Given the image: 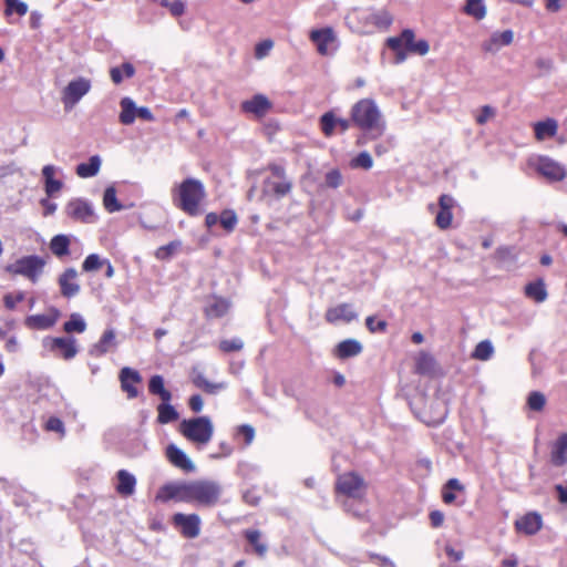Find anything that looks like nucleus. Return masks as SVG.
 I'll use <instances>...</instances> for the list:
<instances>
[{
    "mask_svg": "<svg viewBox=\"0 0 567 567\" xmlns=\"http://www.w3.org/2000/svg\"><path fill=\"white\" fill-rule=\"evenodd\" d=\"M357 318V313L352 310L348 303H341L332 307L326 312V320L330 323L339 321L350 322Z\"/></svg>",
    "mask_w": 567,
    "mask_h": 567,
    "instance_id": "obj_18",
    "label": "nucleus"
},
{
    "mask_svg": "<svg viewBox=\"0 0 567 567\" xmlns=\"http://www.w3.org/2000/svg\"><path fill=\"white\" fill-rule=\"evenodd\" d=\"M320 125L326 136H331L337 126V117L332 112H327L320 117Z\"/></svg>",
    "mask_w": 567,
    "mask_h": 567,
    "instance_id": "obj_42",
    "label": "nucleus"
},
{
    "mask_svg": "<svg viewBox=\"0 0 567 567\" xmlns=\"http://www.w3.org/2000/svg\"><path fill=\"white\" fill-rule=\"evenodd\" d=\"M401 37L403 40V45H405L406 49L411 52L416 43L414 41V32L410 29H406L401 33Z\"/></svg>",
    "mask_w": 567,
    "mask_h": 567,
    "instance_id": "obj_58",
    "label": "nucleus"
},
{
    "mask_svg": "<svg viewBox=\"0 0 567 567\" xmlns=\"http://www.w3.org/2000/svg\"><path fill=\"white\" fill-rule=\"evenodd\" d=\"M238 432L245 436L247 444H250L252 442L255 437V430L252 426L247 424L240 425L238 427Z\"/></svg>",
    "mask_w": 567,
    "mask_h": 567,
    "instance_id": "obj_59",
    "label": "nucleus"
},
{
    "mask_svg": "<svg viewBox=\"0 0 567 567\" xmlns=\"http://www.w3.org/2000/svg\"><path fill=\"white\" fill-rule=\"evenodd\" d=\"M121 113L120 122L124 125H130L135 121L137 106L130 97H123L120 102Z\"/></svg>",
    "mask_w": 567,
    "mask_h": 567,
    "instance_id": "obj_28",
    "label": "nucleus"
},
{
    "mask_svg": "<svg viewBox=\"0 0 567 567\" xmlns=\"http://www.w3.org/2000/svg\"><path fill=\"white\" fill-rule=\"evenodd\" d=\"M173 523L181 529L183 536L196 538L200 533V518L197 514L177 513L173 517Z\"/></svg>",
    "mask_w": 567,
    "mask_h": 567,
    "instance_id": "obj_11",
    "label": "nucleus"
},
{
    "mask_svg": "<svg viewBox=\"0 0 567 567\" xmlns=\"http://www.w3.org/2000/svg\"><path fill=\"white\" fill-rule=\"evenodd\" d=\"M386 44L394 52H396L399 50H402V47H403L402 37L400 35V37H396V38H389L386 40Z\"/></svg>",
    "mask_w": 567,
    "mask_h": 567,
    "instance_id": "obj_64",
    "label": "nucleus"
},
{
    "mask_svg": "<svg viewBox=\"0 0 567 567\" xmlns=\"http://www.w3.org/2000/svg\"><path fill=\"white\" fill-rule=\"evenodd\" d=\"M452 218L453 215L451 210L440 209V212L436 215L435 221L441 229H446L450 227Z\"/></svg>",
    "mask_w": 567,
    "mask_h": 567,
    "instance_id": "obj_52",
    "label": "nucleus"
},
{
    "mask_svg": "<svg viewBox=\"0 0 567 567\" xmlns=\"http://www.w3.org/2000/svg\"><path fill=\"white\" fill-rule=\"evenodd\" d=\"M106 262V259H102L96 254L89 255L85 260L83 261L82 268L84 271H96L100 268H102Z\"/></svg>",
    "mask_w": 567,
    "mask_h": 567,
    "instance_id": "obj_43",
    "label": "nucleus"
},
{
    "mask_svg": "<svg viewBox=\"0 0 567 567\" xmlns=\"http://www.w3.org/2000/svg\"><path fill=\"white\" fill-rule=\"evenodd\" d=\"M337 491L352 498H360L365 493L363 478L354 472L340 475L337 481Z\"/></svg>",
    "mask_w": 567,
    "mask_h": 567,
    "instance_id": "obj_7",
    "label": "nucleus"
},
{
    "mask_svg": "<svg viewBox=\"0 0 567 567\" xmlns=\"http://www.w3.org/2000/svg\"><path fill=\"white\" fill-rule=\"evenodd\" d=\"M516 528L526 534H536L542 528V517L536 513H529L516 520Z\"/></svg>",
    "mask_w": 567,
    "mask_h": 567,
    "instance_id": "obj_21",
    "label": "nucleus"
},
{
    "mask_svg": "<svg viewBox=\"0 0 567 567\" xmlns=\"http://www.w3.org/2000/svg\"><path fill=\"white\" fill-rule=\"evenodd\" d=\"M435 361L433 357L427 353L421 352L416 357L415 369L421 374L431 373L434 370Z\"/></svg>",
    "mask_w": 567,
    "mask_h": 567,
    "instance_id": "obj_39",
    "label": "nucleus"
},
{
    "mask_svg": "<svg viewBox=\"0 0 567 567\" xmlns=\"http://www.w3.org/2000/svg\"><path fill=\"white\" fill-rule=\"evenodd\" d=\"M24 299L23 292H18L17 295L8 293L4 296L3 301L8 309L12 310L16 308L18 302H21Z\"/></svg>",
    "mask_w": 567,
    "mask_h": 567,
    "instance_id": "obj_55",
    "label": "nucleus"
},
{
    "mask_svg": "<svg viewBox=\"0 0 567 567\" xmlns=\"http://www.w3.org/2000/svg\"><path fill=\"white\" fill-rule=\"evenodd\" d=\"M45 429L48 431L58 432L63 436L65 434V429L63 422L59 417H50L47 421Z\"/></svg>",
    "mask_w": 567,
    "mask_h": 567,
    "instance_id": "obj_54",
    "label": "nucleus"
},
{
    "mask_svg": "<svg viewBox=\"0 0 567 567\" xmlns=\"http://www.w3.org/2000/svg\"><path fill=\"white\" fill-rule=\"evenodd\" d=\"M310 40L316 44L321 55L332 54L337 50V35L331 28L312 30Z\"/></svg>",
    "mask_w": 567,
    "mask_h": 567,
    "instance_id": "obj_10",
    "label": "nucleus"
},
{
    "mask_svg": "<svg viewBox=\"0 0 567 567\" xmlns=\"http://www.w3.org/2000/svg\"><path fill=\"white\" fill-rule=\"evenodd\" d=\"M86 329V322L80 313H72L70 319L63 324V330L66 333L78 332L82 333Z\"/></svg>",
    "mask_w": 567,
    "mask_h": 567,
    "instance_id": "obj_36",
    "label": "nucleus"
},
{
    "mask_svg": "<svg viewBox=\"0 0 567 567\" xmlns=\"http://www.w3.org/2000/svg\"><path fill=\"white\" fill-rule=\"evenodd\" d=\"M78 271L74 268H68L60 277L59 285L61 288V293L71 298L79 293L80 285L76 282Z\"/></svg>",
    "mask_w": 567,
    "mask_h": 567,
    "instance_id": "obj_16",
    "label": "nucleus"
},
{
    "mask_svg": "<svg viewBox=\"0 0 567 567\" xmlns=\"http://www.w3.org/2000/svg\"><path fill=\"white\" fill-rule=\"evenodd\" d=\"M103 205L109 213L120 212L123 209V206L116 198V190L113 186H110L105 189L103 196Z\"/></svg>",
    "mask_w": 567,
    "mask_h": 567,
    "instance_id": "obj_37",
    "label": "nucleus"
},
{
    "mask_svg": "<svg viewBox=\"0 0 567 567\" xmlns=\"http://www.w3.org/2000/svg\"><path fill=\"white\" fill-rule=\"evenodd\" d=\"M237 216L233 210H224L219 217L221 226L227 230L231 231L237 225Z\"/></svg>",
    "mask_w": 567,
    "mask_h": 567,
    "instance_id": "obj_46",
    "label": "nucleus"
},
{
    "mask_svg": "<svg viewBox=\"0 0 567 567\" xmlns=\"http://www.w3.org/2000/svg\"><path fill=\"white\" fill-rule=\"evenodd\" d=\"M169 11L174 17H179L185 11V3L181 0H175L169 4Z\"/></svg>",
    "mask_w": 567,
    "mask_h": 567,
    "instance_id": "obj_60",
    "label": "nucleus"
},
{
    "mask_svg": "<svg viewBox=\"0 0 567 567\" xmlns=\"http://www.w3.org/2000/svg\"><path fill=\"white\" fill-rule=\"evenodd\" d=\"M206 198L203 183L196 178H186L175 189V202L178 208L189 216L203 213L202 204Z\"/></svg>",
    "mask_w": 567,
    "mask_h": 567,
    "instance_id": "obj_3",
    "label": "nucleus"
},
{
    "mask_svg": "<svg viewBox=\"0 0 567 567\" xmlns=\"http://www.w3.org/2000/svg\"><path fill=\"white\" fill-rule=\"evenodd\" d=\"M49 348L64 360L73 359L78 353L76 340L72 337H58L49 339Z\"/></svg>",
    "mask_w": 567,
    "mask_h": 567,
    "instance_id": "obj_12",
    "label": "nucleus"
},
{
    "mask_svg": "<svg viewBox=\"0 0 567 567\" xmlns=\"http://www.w3.org/2000/svg\"><path fill=\"white\" fill-rule=\"evenodd\" d=\"M229 302L226 299L214 298L205 309L206 316L209 318H220L229 310Z\"/></svg>",
    "mask_w": 567,
    "mask_h": 567,
    "instance_id": "obj_30",
    "label": "nucleus"
},
{
    "mask_svg": "<svg viewBox=\"0 0 567 567\" xmlns=\"http://www.w3.org/2000/svg\"><path fill=\"white\" fill-rule=\"evenodd\" d=\"M365 324H367V328L371 332L384 331L385 328H386V322L385 321L380 320V321L375 322V318L372 317V316L367 318Z\"/></svg>",
    "mask_w": 567,
    "mask_h": 567,
    "instance_id": "obj_57",
    "label": "nucleus"
},
{
    "mask_svg": "<svg viewBox=\"0 0 567 567\" xmlns=\"http://www.w3.org/2000/svg\"><path fill=\"white\" fill-rule=\"evenodd\" d=\"M117 484L116 491L122 496H130L135 491L136 480L134 475L128 473L125 470H120L117 472Z\"/></svg>",
    "mask_w": 567,
    "mask_h": 567,
    "instance_id": "obj_24",
    "label": "nucleus"
},
{
    "mask_svg": "<svg viewBox=\"0 0 567 567\" xmlns=\"http://www.w3.org/2000/svg\"><path fill=\"white\" fill-rule=\"evenodd\" d=\"M91 90V81L85 78H78L69 82L63 89L61 101L66 111L72 110L75 104Z\"/></svg>",
    "mask_w": 567,
    "mask_h": 567,
    "instance_id": "obj_6",
    "label": "nucleus"
},
{
    "mask_svg": "<svg viewBox=\"0 0 567 567\" xmlns=\"http://www.w3.org/2000/svg\"><path fill=\"white\" fill-rule=\"evenodd\" d=\"M166 456L169 462L186 472H192L195 470V465L189 460L184 451L177 447L175 444H169L166 449Z\"/></svg>",
    "mask_w": 567,
    "mask_h": 567,
    "instance_id": "obj_17",
    "label": "nucleus"
},
{
    "mask_svg": "<svg viewBox=\"0 0 567 567\" xmlns=\"http://www.w3.org/2000/svg\"><path fill=\"white\" fill-rule=\"evenodd\" d=\"M464 12L476 20H482L486 17L487 9L484 0H466Z\"/></svg>",
    "mask_w": 567,
    "mask_h": 567,
    "instance_id": "obj_33",
    "label": "nucleus"
},
{
    "mask_svg": "<svg viewBox=\"0 0 567 567\" xmlns=\"http://www.w3.org/2000/svg\"><path fill=\"white\" fill-rule=\"evenodd\" d=\"M496 112L489 105H485L481 109L480 114L476 116V122L481 125L485 124L495 116Z\"/></svg>",
    "mask_w": 567,
    "mask_h": 567,
    "instance_id": "obj_53",
    "label": "nucleus"
},
{
    "mask_svg": "<svg viewBox=\"0 0 567 567\" xmlns=\"http://www.w3.org/2000/svg\"><path fill=\"white\" fill-rule=\"evenodd\" d=\"M430 45L426 40H419L416 41L415 45L413 47V50L411 52L417 53L420 55H425L429 53Z\"/></svg>",
    "mask_w": 567,
    "mask_h": 567,
    "instance_id": "obj_61",
    "label": "nucleus"
},
{
    "mask_svg": "<svg viewBox=\"0 0 567 567\" xmlns=\"http://www.w3.org/2000/svg\"><path fill=\"white\" fill-rule=\"evenodd\" d=\"M274 47V42L271 40H264L256 44L255 47V56L258 60L264 59L270 52Z\"/></svg>",
    "mask_w": 567,
    "mask_h": 567,
    "instance_id": "obj_51",
    "label": "nucleus"
},
{
    "mask_svg": "<svg viewBox=\"0 0 567 567\" xmlns=\"http://www.w3.org/2000/svg\"><path fill=\"white\" fill-rule=\"evenodd\" d=\"M529 165L549 181H561L566 176L565 168L547 156L533 157L529 159Z\"/></svg>",
    "mask_w": 567,
    "mask_h": 567,
    "instance_id": "obj_9",
    "label": "nucleus"
},
{
    "mask_svg": "<svg viewBox=\"0 0 567 567\" xmlns=\"http://www.w3.org/2000/svg\"><path fill=\"white\" fill-rule=\"evenodd\" d=\"M59 317L60 311L55 308H51L47 313L29 316L25 319V326L30 329L45 330L53 327Z\"/></svg>",
    "mask_w": 567,
    "mask_h": 567,
    "instance_id": "obj_14",
    "label": "nucleus"
},
{
    "mask_svg": "<svg viewBox=\"0 0 567 567\" xmlns=\"http://www.w3.org/2000/svg\"><path fill=\"white\" fill-rule=\"evenodd\" d=\"M326 186L330 188H338L342 184V175L339 169H331L326 174Z\"/></svg>",
    "mask_w": 567,
    "mask_h": 567,
    "instance_id": "obj_50",
    "label": "nucleus"
},
{
    "mask_svg": "<svg viewBox=\"0 0 567 567\" xmlns=\"http://www.w3.org/2000/svg\"><path fill=\"white\" fill-rule=\"evenodd\" d=\"M223 487L219 483L209 480L169 483L162 486L156 499L167 502L192 503L199 507H214L219 503Z\"/></svg>",
    "mask_w": 567,
    "mask_h": 567,
    "instance_id": "obj_1",
    "label": "nucleus"
},
{
    "mask_svg": "<svg viewBox=\"0 0 567 567\" xmlns=\"http://www.w3.org/2000/svg\"><path fill=\"white\" fill-rule=\"evenodd\" d=\"M70 239L65 235H56L50 243V249L58 256H65L69 254Z\"/></svg>",
    "mask_w": 567,
    "mask_h": 567,
    "instance_id": "obj_35",
    "label": "nucleus"
},
{
    "mask_svg": "<svg viewBox=\"0 0 567 567\" xmlns=\"http://www.w3.org/2000/svg\"><path fill=\"white\" fill-rule=\"evenodd\" d=\"M182 247L181 240H173L165 246H161L155 251V257L159 260H167L175 255Z\"/></svg>",
    "mask_w": 567,
    "mask_h": 567,
    "instance_id": "obj_40",
    "label": "nucleus"
},
{
    "mask_svg": "<svg viewBox=\"0 0 567 567\" xmlns=\"http://www.w3.org/2000/svg\"><path fill=\"white\" fill-rule=\"evenodd\" d=\"M243 347H244V342L239 338H234L231 340H221L219 342V349L226 353L240 351L243 349Z\"/></svg>",
    "mask_w": 567,
    "mask_h": 567,
    "instance_id": "obj_48",
    "label": "nucleus"
},
{
    "mask_svg": "<svg viewBox=\"0 0 567 567\" xmlns=\"http://www.w3.org/2000/svg\"><path fill=\"white\" fill-rule=\"evenodd\" d=\"M121 386L130 399L137 396V389L132 383L141 382L140 373L131 368H123L120 373Z\"/></svg>",
    "mask_w": 567,
    "mask_h": 567,
    "instance_id": "obj_20",
    "label": "nucleus"
},
{
    "mask_svg": "<svg viewBox=\"0 0 567 567\" xmlns=\"http://www.w3.org/2000/svg\"><path fill=\"white\" fill-rule=\"evenodd\" d=\"M373 165V159L368 152H361L355 158L351 161L352 167H361L370 169Z\"/></svg>",
    "mask_w": 567,
    "mask_h": 567,
    "instance_id": "obj_49",
    "label": "nucleus"
},
{
    "mask_svg": "<svg viewBox=\"0 0 567 567\" xmlns=\"http://www.w3.org/2000/svg\"><path fill=\"white\" fill-rule=\"evenodd\" d=\"M268 169L270 175L262 183V197L280 199L288 195L292 189V182L288 178L285 169L276 164L269 165Z\"/></svg>",
    "mask_w": 567,
    "mask_h": 567,
    "instance_id": "obj_5",
    "label": "nucleus"
},
{
    "mask_svg": "<svg viewBox=\"0 0 567 567\" xmlns=\"http://www.w3.org/2000/svg\"><path fill=\"white\" fill-rule=\"evenodd\" d=\"M354 125L364 131L371 138L380 137L385 131V122L377 103L371 99L358 101L351 109Z\"/></svg>",
    "mask_w": 567,
    "mask_h": 567,
    "instance_id": "obj_2",
    "label": "nucleus"
},
{
    "mask_svg": "<svg viewBox=\"0 0 567 567\" xmlns=\"http://www.w3.org/2000/svg\"><path fill=\"white\" fill-rule=\"evenodd\" d=\"M525 293L536 302H543L547 298V291L543 280L530 282L525 287Z\"/></svg>",
    "mask_w": 567,
    "mask_h": 567,
    "instance_id": "obj_32",
    "label": "nucleus"
},
{
    "mask_svg": "<svg viewBox=\"0 0 567 567\" xmlns=\"http://www.w3.org/2000/svg\"><path fill=\"white\" fill-rule=\"evenodd\" d=\"M6 14L10 16L12 12H17L19 16H24L28 12L27 3L20 0H6Z\"/></svg>",
    "mask_w": 567,
    "mask_h": 567,
    "instance_id": "obj_45",
    "label": "nucleus"
},
{
    "mask_svg": "<svg viewBox=\"0 0 567 567\" xmlns=\"http://www.w3.org/2000/svg\"><path fill=\"white\" fill-rule=\"evenodd\" d=\"M245 537L250 545L254 546L256 554L264 557L267 553V545L260 542L261 534L259 530L248 529L245 532Z\"/></svg>",
    "mask_w": 567,
    "mask_h": 567,
    "instance_id": "obj_38",
    "label": "nucleus"
},
{
    "mask_svg": "<svg viewBox=\"0 0 567 567\" xmlns=\"http://www.w3.org/2000/svg\"><path fill=\"white\" fill-rule=\"evenodd\" d=\"M558 128L557 121L554 118H547L542 122L534 124L535 136L538 141H544L547 137L556 135Z\"/></svg>",
    "mask_w": 567,
    "mask_h": 567,
    "instance_id": "obj_26",
    "label": "nucleus"
},
{
    "mask_svg": "<svg viewBox=\"0 0 567 567\" xmlns=\"http://www.w3.org/2000/svg\"><path fill=\"white\" fill-rule=\"evenodd\" d=\"M550 461L555 466L567 463V433L560 435L553 446Z\"/></svg>",
    "mask_w": 567,
    "mask_h": 567,
    "instance_id": "obj_25",
    "label": "nucleus"
},
{
    "mask_svg": "<svg viewBox=\"0 0 567 567\" xmlns=\"http://www.w3.org/2000/svg\"><path fill=\"white\" fill-rule=\"evenodd\" d=\"M203 405H204V402H203V399L200 395L196 394V395H192L190 399H189V408L194 411V412H200L202 409H203Z\"/></svg>",
    "mask_w": 567,
    "mask_h": 567,
    "instance_id": "obj_63",
    "label": "nucleus"
},
{
    "mask_svg": "<svg viewBox=\"0 0 567 567\" xmlns=\"http://www.w3.org/2000/svg\"><path fill=\"white\" fill-rule=\"evenodd\" d=\"M115 332L112 329L104 331L103 336L92 346L90 353L95 357L103 355L104 353L113 350L116 347Z\"/></svg>",
    "mask_w": 567,
    "mask_h": 567,
    "instance_id": "obj_22",
    "label": "nucleus"
},
{
    "mask_svg": "<svg viewBox=\"0 0 567 567\" xmlns=\"http://www.w3.org/2000/svg\"><path fill=\"white\" fill-rule=\"evenodd\" d=\"M66 213L70 217L84 223L94 220V210L92 206L82 199H73L66 206Z\"/></svg>",
    "mask_w": 567,
    "mask_h": 567,
    "instance_id": "obj_13",
    "label": "nucleus"
},
{
    "mask_svg": "<svg viewBox=\"0 0 567 567\" xmlns=\"http://www.w3.org/2000/svg\"><path fill=\"white\" fill-rule=\"evenodd\" d=\"M494 352V348L488 340L481 341L473 352V358L482 361L488 360Z\"/></svg>",
    "mask_w": 567,
    "mask_h": 567,
    "instance_id": "obj_41",
    "label": "nucleus"
},
{
    "mask_svg": "<svg viewBox=\"0 0 567 567\" xmlns=\"http://www.w3.org/2000/svg\"><path fill=\"white\" fill-rule=\"evenodd\" d=\"M194 383L198 386L205 390L208 393H216L217 391L221 390L224 388L223 383H210L208 380H206L203 375H198L195 378Z\"/></svg>",
    "mask_w": 567,
    "mask_h": 567,
    "instance_id": "obj_47",
    "label": "nucleus"
},
{
    "mask_svg": "<svg viewBox=\"0 0 567 567\" xmlns=\"http://www.w3.org/2000/svg\"><path fill=\"white\" fill-rule=\"evenodd\" d=\"M361 351V343L354 339L344 340L337 347V355L341 359L358 355Z\"/></svg>",
    "mask_w": 567,
    "mask_h": 567,
    "instance_id": "obj_29",
    "label": "nucleus"
},
{
    "mask_svg": "<svg viewBox=\"0 0 567 567\" xmlns=\"http://www.w3.org/2000/svg\"><path fill=\"white\" fill-rule=\"evenodd\" d=\"M43 266L44 262L39 257L28 256L8 266L7 270L11 274L28 277L34 282L38 279V276L42 272Z\"/></svg>",
    "mask_w": 567,
    "mask_h": 567,
    "instance_id": "obj_8",
    "label": "nucleus"
},
{
    "mask_svg": "<svg viewBox=\"0 0 567 567\" xmlns=\"http://www.w3.org/2000/svg\"><path fill=\"white\" fill-rule=\"evenodd\" d=\"M371 20L377 25H389L392 22V17L386 11H382L371 16Z\"/></svg>",
    "mask_w": 567,
    "mask_h": 567,
    "instance_id": "obj_56",
    "label": "nucleus"
},
{
    "mask_svg": "<svg viewBox=\"0 0 567 567\" xmlns=\"http://www.w3.org/2000/svg\"><path fill=\"white\" fill-rule=\"evenodd\" d=\"M179 433L196 445H206L213 437L214 424L208 416L185 419L179 423Z\"/></svg>",
    "mask_w": 567,
    "mask_h": 567,
    "instance_id": "obj_4",
    "label": "nucleus"
},
{
    "mask_svg": "<svg viewBox=\"0 0 567 567\" xmlns=\"http://www.w3.org/2000/svg\"><path fill=\"white\" fill-rule=\"evenodd\" d=\"M241 107L247 113L262 117L270 110L271 103L265 95L257 94L251 100L243 102Z\"/></svg>",
    "mask_w": 567,
    "mask_h": 567,
    "instance_id": "obj_19",
    "label": "nucleus"
},
{
    "mask_svg": "<svg viewBox=\"0 0 567 567\" xmlns=\"http://www.w3.org/2000/svg\"><path fill=\"white\" fill-rule=\"evenodd\" d=\"M101 158L99 155L90 157L87 163H81L76 166V174L81 178H89L97 175L101 168Z\"/></svg>",
    "mask_w": 567,
    "mask_h": 567,
    "instance_id": "obj_27",
    "label": "nucleus"
},
{
    "mask_svg": "<svg viewBox=\"0 0 567 567\" xmlns=\"http://www.w3.org/2000/svg\"><path fill=\"white\" fill-rule=\"evenodd\" d=\"M496 255L501 260L515 259L516 257L514 249L509 247L498 248Z\"/></svg>",
    "mask_w": 567,
    "mask_h": 567,
    "instance_id": "obj_62",
    "label": "nucleus"
},
{
    "mask_svg": "<svg viewBox=\"0 0 567 567\" xmlns=\"http://www.w3.org/2000/svg\"><path fill=\"white\" fill-rule=\"evenodd\" d=\"M148 390L152 394L158 395L163 402H169L172 394L164 386V379L162 375H153L148 383Z\"/></svg>",
    "mask_w": 567,
    "mask_h": 567,
    "instance_id": "obj_31",
    "label": "nucleus"
},
{
    "mask_svg": "<svg viewBox=\"0 0 567 567\" xmlns=\"http://www.w3.org/2000/svg\"><path fill=\"white\" fill-rule=\"evenodd\" d=\"M546 404V398L542 392H530L527 399V405L533 411H542Z\"/></svg>",
    "mask_w": 567,
    "mask_h": 567,
    "instance_id": "obj_44",
    "label": "nucleus"
},
{
    "mask_svg": "<svg viewBox=\"0 0 567 567\" xmlns=\"http://www.w3.org/2000/svg\"><path fill=\"white\" fill-rule=\"evenodd\" d=\"M58 172V168L53 165H45L42 168V175L44 178V185H45V193L48 196H53L54 194L59 193L61 188L63 187L62 182L54 178L55 173Z\"/></svg>",
    "mask_w": 567,
    "mask_h": 567,
    "instance_id": "obj_23",
    "label": "nucleus"
},
{
    "mask_svg": "<svg viewBox=\"0 0 567 567\" xmlns=\"http://www.w3.org/2000/svg\"><path fill=\"white\" fill-rule=\"evenodd\" d=\"M514 40L512 30L493 32L488 40L482 43V49L488 53H496L502 47L509 45Z\"/></svg>",
    "mask_w": 567,
    "mask_h": 567,
    "instance_id": "obj_15",
    "label": "nucleus"
},
{
    "mask_svg": "<svg viewBox=\"0 0 567 567\" xmlns=\"http://www.w3.org/2000/svg\"><path fill=\"white\" fill-rule=\"evenodd\" d=\"M157 421L161 424H167L178 419V413L175 408L168 402H163L157 406Z\"/></svg>",
    "mask_w": 567,
    "mask_h": 567,
    "instance_id": "obj_34",
    "label": "nucleus"
}]
</instances>
